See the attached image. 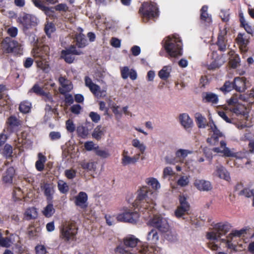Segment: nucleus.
Instances as JSON below:
<instances>
[{"label":"nucleus","mask_w":254,"mask_h":254,"mask_svg":"<svg viewBox=\"0 0 254 254\" xmlns=\"http://www.w3.org/2000/svg\"><path fill=\"white\" fill-rule=\"evenodd\" d=\"M225 35L226 33H222V31H221L218 34L216 42V45L218 46L219 50L222 52H224L226 50Z\"/></svg>","instance_id":"c85d7f7f"},{"label":"nucleus","mask_w":254,"mask_h":254,"mask_svg":"<svg viewBox=\"0 0 254 254\" xmlns=\"http://www.w3.org/2000/svg\"><path fill=\"white\" fill-rule=\"evenodd\" d=\"M189 183V179L187 176H181L177 181V184L181 187H185Z\"/></svg>","instance_id":"5fc2aeb1"},{"label":"nucleus","mask_w":254,"mask_h":254,"mask_svg":"<svg viewBox=\"0 0 254 254\" xmlns=\"http://www.w3.org/2000/svg\"><path fill=\"white\" fill-rule=\"evenodd\" d=\"M38 159L35 163V167L37 171L42 172L44 169L45 163L46 161V157L41 153L38 155Z\"/></svg>","instance_id":"2f4dec72"},{"label":"nucleus","mask_w":254,"mask_h":254,"mask_svg":"<svg viewBox=\"0 0 254 254\" xmlns=\"http://www.w3.org/2000/svg\"><path fill=\"white\" fill-rule=\"evenodd\" d=\"M45 32L48 36H50L55 30V27L52 23H48L45 25Z\"/></svg>","instance_id":"0e129e2a"},{"label":"nucleus","mask_w":254,"mask_h":254,"mask_svg":"<svg viewBox=\"0 0 254 254\" xmlns=\"http://www.w3.org/2000/svg\"><path fill=\"white\" fill-rule=\"evenodd\" d=\"M149 224L160 232H167L169 224L167 220L160 215H154L148 221Z\"/></svg>","instance_id":"6e6552de"},{"label":"nucleus","mask_w":254,"mask_h":254,"mask_svg":"<svg viewBox=\"0 0 254 254\" xmlns=\"http://www.w3.org/2000/svg\"><path fill=\"white\" fill-rule=\"evenodd\" d=\"M15 169L13 167L8 168L2 177V180L5 183H12L13 178L15 174Z\"/></svg>","instance_id":"cd10ccee"},{"label":"nucleus","mask_w":254,"mask_h":254,"mask_svg":"<svg viewBox=\"0 0 254 254\" xmlns=\"http://www.w3.org/2000/svg\"><path fill=\"white\" fill-rule=\"evenodd\" d=\"M104 134V128H102L101 125H98L94 128L92 133V136L93 138H95L97 140H99L101 139Z\"/></svg>","instance_id":"4c0bfd02"},{"label":"nucleus","mask_w":254,"mask_h":254,"mask_svg":"<svg viewBox=\"0 0 254 254\" xmlns=\"http://www.w3.org/2000/svg\"><path fill=\"white\" fill-rule=\"evenodd\" d=\"M231 228V225L228 222L218 223L215 225L213 230L208 232L206 234L207 239L210 240L218 241L220 240L221 242V236L225 235Z\"/></svg>","instance_id":"39448f33"},{"label":"nucleus","mask_w":254,"mask_h":254,"mask_svg":"<svg viewBox=\"0 0 254 254\" xmlns=\"http://www.w3.org/2000/svg\"><path fill=\"white\" fill-rule=\"evenodd\" d=\"M31 109V104L28 102H23L19 105V110L23 113L29 112Z\"/></svg>","instance_id":"3c124183"},{"label":"nucleus","mask_w":254,"mask_h":254,"mask_svg":"<svg viewBox=\"0 0 254 254\" xmlns=\"http://www.w3.org/2000/svg\"><path fill=\"white\" fill-rule=\"evenodd\" d=\"M140 154H138L133 157L125 156L122 159V164L123 166H127L130 164H135L139 159Z\"/></svg>","instance_id":"c9c22d12"},{"label":"nucleus","mask_w":254,"mask_h":254,"mask_svg":"<svg viewBox=\"0 0 254 254\" xmlns=\"http://www.w3.org/2000/svg\"><path fill=\"white\" fill-rule=\"evenodd\" d=\"M49 137L52 141L58 140L61 138V134L59 131H51L49 133Z\"/></svg>","instance_id":"338daca9"},{"label":"nucleus","mask_w":254,"mask_h":254,"mask_svg":"<svg viewBox=\"0 0 254 254\" xmlns=\"http://www.w3.org/2000/svg\"><path fill=\"white\" fill-rule=\"evenodd\" d=\"M122 77L126 79L129 76L132 80H135L137 78V74L136 71L133 69L129 70L128 67L124 66L121 70Z\"/></svg>","instance_id":"5701e85b"},{"label":"nucleus","mask_w":254,"mask_h":254,"mask_svg":"<svg viewBox=\"0 0 254 254\" xmlns=\"http://www.w3.org/2000/svg\"><path fill=\"white\" fill-rule=\"evenodd\" d=\"M195 122L198 128H205L206 126V118L200 113H196L194 115Z\"/></svg>","instance_id":"f704fd0d"},{"label":"nucleus","mask_w":254,"mask_h":254,"mask_svg":"<svg viewBox=\"0 0 254 254\" xmlns=\"http://www.w3.org/2000/svg\"><path fill=\"white\" fill-rule=\"evenodd\" d=\"M96 154L98 156L103 158H106L110 155L108 151L106 150L100 149H99L98 147L96 148Z\"/></svg>","instance_id":"680f3d73"},{"label":"nucleus","mask_w":254,"mask_h":254,"mask_svg":"<svg viewBox=\"0 0 254 254\" xmlns=\"http://www.w3.org/2000/svg\"><path fill=\"white\" fill-rule=\"evenodd\" d=\"M208 6L204 5L200 9V20L201 23L206 25L210 24L212 22V17L210 14L207 12Z\"/></svg>","instance_id":"a211bd4d"},{"label":"nucleus","mask_w":254,"mask_h":254,"mask_svg":"<svg viewBox=\"0 0 254 254\" xmlns=\"http://www.w3.org/2000/svg\"><path fill=\"white\" fill-rule=\"evenodd\" d=\"M89 117L92 121L95 123H97L101 119L100 116L96 112H91L89 114Z\"/></svg>","instance_id":"69168bd1"},{"label":"nucleus","mask_w":254,"mask_h":254,"mask_svg":"<svg viewBox=\"0 0 254 254\" xmlns=\"http://www.w3.org/2000/svg\"><path fill=\"white\" fill-rule=\"evenodd\" d=\"M159 235L155 229H152L148 233L147 240L153 244H156L159 240Z\"/></svg>","instance_id":"e433bc0d"},{"label":"nucleus","mask_w":254,"mask_h":254,"mask_svg":"<svg viewBox=\"0 0 254 254\" xmlns=\"http://www.w3.org/2000/svg\"><path fill=\"white\" fill-rule=\"evenodd\" d=\"M8 127L10 128V131L13 132L15 128L20 125V121L15 116H11L9 117L6 122Z\"/></svg>","instance_id":"7c9ffc66"},{"label":"nucleus","mask_w":254,"mask_h":254,"mask_svg":"<svg viewBox=\"0 0 254 254\" xmlns=\"http://www.w3.org/2000/svg\"><path fill=\"white\" fill-rule=\"evenodd\" d=\"M62 88L59 89V91L61 94H65L70 91L72 89V86L70 84H69L68 83H65L64 85H62Z\"/></svg>","instance_id":"bf43d9fd"},{"label":"nucleus","mask_w":254,"mask_h":254,"mask_svg":"<svg viewBox=\"0 0 254 254\" xmlns=\"http://www.w3.org/2000/svg\"><path fill=\"white\" fill-rule=\"evenodd\" d=\"M80 30L79 33L75 34L74 41L75 45L79 48H83L87 45V41L85 36L82 33L83 30L81 28H78Z\"/></svg>","instance_id":"dca6fc26"},{"label":"nucleus","mask_w":254,"mask_h":254,"mask_svg":"<svg viewBox=\"0 0 254 254\" xmlns=\"http://www.w3.org/2000/svg\"><path fill=\"white\" fill-rule=\"evenodd\" d=\"M202 100L205 103L217 104L218 102V96L212 92H204L202 94Z\"/></svg>","instance_id":"bb28decb"},{"label":"nucleus","mask_w":254,"mask_h":254,"mask_svg":"<svg viewBox=\"0 0 254 254\" xmlns=\"http://www.w3.org/2000/svg\"><path fill=\"white\" fill-rule=\"evenodd\" d=\"M88 196L86 192L80 191L75 197V204L81 208L85 209L88 206Z\"/></svg>","instance_id":"4468645a"},{"label":"nucleus","mask_w":254,"mask_h":254,"mask_svg":"<svg viewBox=\"0 0 254 254\" xmlns=\"http://www.w3.org/2000/svg\"><path fill=\"white\" fill-rule=\"evenodd\" d=\"M76 171L73 169L66 170L64 172L65 177L70 180L73 179L76 176Z\"/></svg>","instance_id":"e2e57ef3"},{"label":"nucleus","mask_w":254,"mask_h":254,"mask_svg":"<svg viewBox=\"0 0 254 254\" xmlns=\"http://www.w3.org/2000/svg\"><path fill=\"white\" fill-rule=\"evenodd\" d=\"M17 21L22 25L23 30L25 33L32 26H34L37 24V18L36 17L25 13L23 14V15L20 16L18 18Z\"/></svg>","instance_id":"f8f14e48"},{"label":"nucleus","mask_w":254,"mask_h":254,"mask_svg":"<svg viewBox=\"0 0 254 254\" xmlns=\"http://www.w3.org/2000/svg\"><path fill=\"white\" fill-rule=\"evenodd\" d=\"M239 17L241 26L243 27L248 34H252L254 32V29L246 21L243 13H239Z\"/></svg>","instance_id":"473e14b6"},{"label":"nucleus","mask_w":254,"mask_h":254,"mask_svg":"<svg viewBox=\"0 0 254 254\" xmlns=\"http://www.w3.org/2000/svg\"><path fill=\"white\" fill-rule=\"evenodd\" d=\"M214 127H211V129L213 131V134L210 137L207 139V142L210 144L215 145H217L219 141L220 137H223V133L218 129L215 125H213Z\"/></svg>","instance_id":"2eb2a0df"},{"label":"nucleus","mask_w":254,"mask_h":254,"mask_svg":"<svg viewBox=\"0 0 254 254\" xmlns=\"http://www.w3.org/2000/svg\"><path fill=\"white\" fill-rule=\"evenodd\" d=\"M182 40L178 35L168 36L163 45L166 52L174 58L182 55Z\"/></svg>","instance_id":"7ed1b4c3"},{"label":"nucleus","mask_w":254,"mask_h":254,"mask_svg":"<svg viewBox=\"0 0 254 254\" xmlns=\"http://www.w3.org/2000/svg\"><path fill=\"white\" fill-rule=\"evenodd\" d=\"M246 78L245 77H237L233 81L234 89L239 92H242L246 89Z\"/></svg>","instance_id":"6ab92c4d"},{"label":"nucleus","mask_w":254,"mask_h":254,"mask_svg":"<svg viewBox=\"0 0 254 254\" xmlns=\"http://www.w3.org/2000/svg\"><path fill=\"white\" fill-rule=\"evenodd\" d=\"M55 212V210L53 207L52 201H48V205L44 208L43 211V214L45 217L49 218L53 215Z\"/></svg>","instance_id":"58836bf2"},{"label":"nucleus","mask_w":254,"mask_h":254,"mask_svg":"<svg viewBox=\"0 0 254 254\" xmlns=\"http://www.w3.org/2000/svg\"><path fill=\"white\" fill-rule=\"evenodd\" d=\"M146 183L148 186L151 187L154 190H157L160 188V184L156 178H147L146 180Z\"/></svg>","instance_id":"a18cd8bd"},{"label":"nucleus","mask_w":254,"mask_h":254,"mask_svg":"<svg viewBox=\"0 0 254 254\" xmlns=\"http://www.w3.org/2000/svg\"><path fill=\"white\" fill-rule=\"evenodd\" d=\"M216 175L221 179H223L227 182L231 181V177L229 172L222 165H219L216 168Z\"/></svg>","instance_id":"b1692460"},{"label":"nucleus","mask_w":254,"mask_h":254,"mask_svg":"<svg viewBox=\"0 0 254 254\" xmlns=\"http://www.w3.org/2000/svg\"><path fill=\"white\" fill-rule=\"evenodd\" d=\"M76 132L78 136L82 138H86L89 134V129L83 126L77 127Z\"/></svg>","instance_id":"79ce46f5"},{"label":"nucleus","mask_w":254,"mask_h":254,"mask_svg":"<svg viewBox=\"0 0 254 254\" xmlns=\"http://www.w3.org/2000/svg\"><path fill=\"white\" fill-rule=\"evenodd\" d=\"M234 89L233 81L231 82L229 81H226L224 85L220 88V90L224 93H227L231 91Z\"/></svg>","instance_id":"8fccbe9b"},{"label":"nucleus","mask_w":254,"mask_h":254,"mask_svg":"<svg viewBox=\"0 0 254 254\" xmlns=\"http://www.w3.org/2000/svg\"><path fill=\"white\" fill-rule=\"evenodd\" d=\"M35 6L43 11H47L49 10L48 7L46 6V4H54L58 1V0H32Z\"/></svg>","instance_id":"4be33fe9"},{"label":"nucleus","mask_w":254,"mask_h":254,"mask_svg":"<svg viewBox=\"0 0 254 254\" xmlns=\"http://www.w3.org/2000/svg\"><path fill=\"white\" fill-rule=\"evenodd\" d=\"M42 190L44 191L48 201H51L53 199V195L54 192V187L52 184L45 183L41 186Z\"/></svg>","instance_id":"393cba45"},{"label":"nucleus","mask_w":254,"mask_h":254,"mask_svg":"<svg viewBox=\"0 0 254 254\" xmlns=\"http://www.w3.org/2000/svg\"><path fill=\"white\" fill-rule=\"evenodd\" d=\"M143 20L147 22L149 19L156 18L159 15V9L157 3L150 0L144 2L139 10Z\"/></svg>","instance_id":"20e7f679"},{"label":"nucleus","mask_w":254,"mask_h":254,"mask_svg":"<svg viewBox=\"0 0 254 254\" xmlns=\"http://www.w3.org/2000/svg\"><path fill=\"white\" fill-rule=\"evenodd\" d=\"M139 214L138 212L131 209L126 208L123 213L118 214L117 219L118 221L136 224L139 220Z\"/></svg>","instance_id":"0eeeda50"},{"label":"nucleus","mask_w":254,"mask_h":254,"mask_svg":"<svg viewBox=\"0 0 254 254\" xmlns=\"http://www.w3.org/2000/svg\"><path fill=\"white\" fill-rule=\"evenodd\" d=\"M30 91L39 96H42L45 94V91L38 84H35L30 89Z\"/></svg>","instance_id":"603ef678"},{"label":"nucleus","mask_w":254,"mask_h":254,"mask_svg":"<svg viewBox=\"0 0 254 254\" xmlns=\"http://www.w3.org/2000/svg\"><path fill=\"white\" fill-rule=\"evenodd\" d=\"M81 168L87 171H95L96 169V163L92 162H81L80 163Z\"/></svg>","instance_id":"c03bdc74"},{"label":"nucleus","mask_w":254,"mask_h":254,"mask_svg":"<svg viewBox=\"0 0 254 254\" xmlns=\"http://www.w3.org/2000/svg\"><path fill=\"white\" fill-rule=\"evenodd\" d=\"M136 198L133 206L144 214V217L148 218L154 213L155 203L152 198L153 192L149 187L143 186L138 190Z\"/></svg>","instance_id":"f257e3e1"},{"label":"nucleus","mask_w":254,"mask_h":254,"mask_svg":"<svg viewBox=\"0 0 254 254\" xmlns=\"http://www.w3.org/2000/svg\"><path fill=\"white\" fill-rule=\"evenodd\" d=\"M179 205L175 211V215L177 218L183 217L186 214L189 213L190 210V204L187 201V198L184 195H180L179 198Z\"/></svg>","instance_id":"9d476101"},{"label":"nucleus","mask_w":254,"mask_h":254,"mask_svg":"<svg viewBox=\"0 0 254 254\" xmlns=\"http://www.w3.org/2000/svg\"><path fill=\"white\" fill-rule=\"evenodd\" d=\"M64 50L73 55H80L83 54L81 51L76 50L75 45H71L68 49Z\"/></svg>","instance_id":"13d9d810"},{"label":"nucleus","mask_w":254,"mask_h":254,"mask_svg":"<svg viewBox=\"0 0 254 254\" xmlns=\"http://www.w3.org/2000/svg\"><path fill=\"white\" fill-rule=\"evenodd\" d=\"M73 55L66 51L62 50L61 57L66 63L71 64L75 60V58Z\"/></svg>","instance_id":"37998d69"},{"label":"nucleus","mask_w":254,"mask_h":254,"mask_svg":"<svg viewBox=\"0 0 254 254\" xmlns=\"http://www.w3.org/2000/svg\"><path fill=\"white\" fill-rule=\"evenodd\" d=\"M212 55V59H214V60L209 64V69H214L219 68L222 65L224 64V61L221 56L217 55V52L213 51Z\"/></svg>","instance_id":"412c9836"},{"label":"nucleus","mask_w":254,"mask_h":254,"mask_svg":"<svg viewBox=\"0 0 254 254\" xmlns=\"http://www.w3.org/2000/svg\"><path fill=\"white\" fill-rule=\"evenodd\" d=\"M58 188L60 192L65 194L69 191V187L67 184L63 180L58 182Z\"/></svg>","instance_id":"de8ad7c7"},{"label":"nucleus","mask_w":254,"mask_h":254,"mask_svg":"<svg viewBox=\"0 0 254 254\" xmlns=\"http://www.w3.org/2000/svg\"><path fill=\"white\" fill-rule=\"evenodd\" d=\"M172 67L170 65H166L159 71V77L163 80H167L170 76Z\"/></svg>","instance_id":"c756f323"},{"label":"nucleus","mask_w":254,"mask_h":254,"mask_svg":"<svg viewBox=\"0 0 254 254\" xmlns=\"http://www.w3.org/2000/svg\"><path fill=\"white\" fill-rule=\"evenodd\" d=\"M240 196H244L247 198L252 197L254 195V189H250L245 188L241 190L238 193Z\"/></svg>","instance_id":"49530a36"},{"label":"nucleus","mask_w":254,"mask_h":254,"mask_svg":"<svg viewBox=\"0 0 254 254\" xmlns=\"http://www.w3.org/2000/svg\"><path fill=\"white\" fill-rule=\"evenodd\" d=\"M81 107L79 104H75L72 105L70 108V111L74 114L78 115L80 113L81 110Z\"/></svg>","instance_id":"774afa93"},{"label":"nucleus","mask_w":254,"mask_h":254,"mask_svg":"<svg viewBox=\"0 0 254 254\" xmlns=\"http://www.w3.org/2000/svg\"><path fill=\"white\" fill-rule=\"evenodd\" d=\"M36 254H47V251L44 245H38L35 248Z\"/></svg>","instance_id":"052dcab7"},{"label":"nucleus","mask_w":254,"mask_h":254,"mask_svg":"<svg viewBox=\"0 0 254 254\" xmlns=\"http://www.w3.org/2000/svg\"><path fill=\"white\" fill-rule=\"evenodd\" d=\"M246 232V230L244 229L240 230H235L229 234L225 238L221 239L222 243L225 244L226 247L234 252L237 251V245L233 243V239L234 237H241L243 234Z\"/></svg>","instance_id":"9b49d317"},{"label":"nucleus","mask_w":254,"mask_h":254,"mask_svg":"<svg viewBox=\"0 0 254 254\" xmlns=\"http://www.w3.org/2000/svg\"><path fill=\"white\" fill-rule=\"evenodd\" d=\"M164 234V238L169 241L173 242L177 240V234L175 231H173L169 228L167 232H162Z\"/></svg>","instance_id":"a19ab883"},{"label":"nucleus","mask_w":254,"mask_h":254,"mask_svg":"<svg viewBox=\"0 0 254 254\" xmlns=\"http://www.w3.org/2000/svg\"><path fill=\"white\" fill-rule=\"evenodd\" d=\"M65 125L66 128L68 132L72 133L75 131V127L72 120L70 119L67 120L65 122Z\"/></svg>","instance_id":"6e6d98bb"},{"label":"nucleus","mask_w":254,"mask_h":254,"mask_svg":"<svg viewBox=\"0 0 254 254\" xmlns=\"http://www.w3.org/2000/svg\"><path fill=\"white\" fill-rule=\"evenodd\" d=\"M13 150L12 147L9 144H6L3 148L2 154L6 159H11L12 157Z\"/></svg>","instance_id":"ea45409f"},{"label":"nucleus","mask_w":254,"mask_h":254,"mask_svg":"<svg viewBox=\"0 0 254 254\" xmlns=\"http://www.w3.org/2000/svg\"><path fill=\"white\" fill-rule=\"evenodd\" d=\"M77 231L75 224H65L60 229V238L65 242L76 241Z\"/></svg>","instance_id":"423d86ee"},{"label":"nucleus","mask_w":254,"mask_h":254,"mask_svg":"<svg viewBox=\"0 0 254 254\" xmlns=\"http://www.w3.org/2000/svg\"><path fill=\"white\" fill-rule=\"evenodd\" d=\"M230 112L234 113L237 116L243 117L244 118L248 117V113L246 108L242 104H236L232 107L230 110Z\"/></svg>","instance_id":"aec40b11"},{"label":"nucleus","mask_w":254,"mask_h":254,"mask_svg":"<svg viewBox=\"0 0 254 254\" xmlns=\"http://www.w3.org/2000/svg\"><path fill=\"white\" fill-rule=\"evenodd\" d=\"M244 34L239 33L236 39L238 44L240 46L241 50L247 51L248 50L247 45L249 41L244 38Z\"/></svg>","instance_id":"72a5a7b5"},{"label":"nucleus","mask_w":254,"mask_h":254,"mask_svg":"<svg viewBox=\"0 0 254 254\" xmlns=\"http://www.w3.org/2000/svg\"><path fill=\"white\" fill-rule=\"evenodd\" d=\"M47 49H48L47 46L41 48L37 47L34 48L32 51L33 57L35 59H39L36 61L38 66L44 70H46V64L45 61L47 56Z\"/></svg>","instance_id":"1a4fd4ad"},{"label":"nucleus","mask_w":254,"mask_h":254,"mask_svg":"<svg viewBox=\"0 0 254 254\" xmlns=\"http://www.w3.org/2000/svg\"><path fill=\"white\" fill-rule=\"evenodd\" d=\"M194 186L197 190L200 191H209L212 189V186L209 181L204 180H195Z\"/></svg>","instance_id":"f3484780"},{"label":"nucleus","mask_w":254,"mask_h":254,"mask_svg":"<svg viewBox=\"0 0 254 254\" xmlns=\"http://www.w3.org/2000/svg\"><path fill=\"white\" fill-rule=\"evenodd\" d=\"M90 91L96 96L101 93L100 87L97 84L94 83L89 87Z\"/></svg>","instance_id":"4d7b16f0"},{"label":"nucleus","mask_w":254,"mask_h":254,"mask_svg":"<svg viewBox=\"0 0 254 254\" xmlns=\"http://www.w3.org/2000/svg\"><path fill=\"white\" fill-rule=\"evenodd\" d=\"M126 249L136 247L140 254H153L154 248L149 247L146 243H143L133 235H128L123 239V245Z\"/></svg>","instance_id":"f03ea898"},{"label":"nucleus","mask_w":254,"mask_h":254,"mask_svg":"<svg viewBox=\"0 0 254 254\" xmlns=\"http://www.w3.org/2000/svg\"><path fill=\"white\" fill-rule=\"evenodd\" d=\"M192 151L187 149H180L176 152V156L180 159H184L188 154H191Z\"/></svg>","instance_id":"09e8293b"},{"label":"nucleus","mask_w":254,"mask_h":254,"mask_svg":"<svg viewBox=\"0 0 254 254\" xmlns=\"http://www.w3.org/2000/svg\"><path fill=\"white\" fill-rule=\"evenodd\" d=\"M240 63V58L237 55H234L230 59L229 64L230 66L233 68L237 67Z\"/></svg>","instance_id":"864d4df0"},{"label":"nucleus","mask_w":254,"mask_h":254,"mask_svg":"<svg viewBox=\"0 0 254 254\" xmlns=\"http://www.w3.org/2000/svg\"><path fill=\"white\" fill-rule=\"evenodd\" d=\"M179 120L181 124L186 129L191 128L193 125L192 120L187 113L180 114L179 116Z\"/></svg>","instance_id":"a878e982"},{"label":"nucleus","mask_w":254,"mask_h":254,"mask_svg":"<svg viewBox=\"0 0 254 254\" xmlns=\"http://www.w3.org/2000/svg\"><path fill=\"white\" fill-rule=\"evenodd\" d=\"M3 48L6 53H14L20 54L21 45L17 41L12 40L10 38L6 37L3 41Z\"/></svg>","instance_id":"ddd939ff"}]
</instances>
